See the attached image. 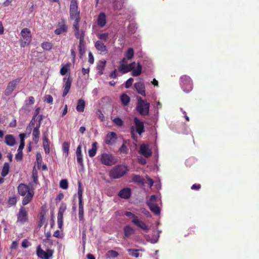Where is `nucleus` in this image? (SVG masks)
<instances>
[{
    "label": "nucleus",
    "mask_w": 259,
    "mask_h": 259,
    "mask_svg": "<svg viewBox=\"0 0 259 259\" xmlns=\"http://www.w3.org/2000/svg\"><path fill=\"white\" fill-rule=\"evenodd\" d=\"M72 82V79L70 77V75L68 77H65L63 78V85L64 90L62 94L63 97H65L69 93Z\"/></svg>",
    "instance_id": "9b49d317"
},
{
    "label": "nucleus",
    "mask_w": 259,
    "mask_h": 259,
    "mask_svg": "<svg viewBox=\"0 0 259 259\" xmlns=\"http://www.w3.org/2000/svg\"><path fill=\"white\" fill-rule=\"evenodd\" d=\"M106 24V16L104 12L99 14L97 19V25L101 28H103Z\"/></svg>",
    "instance_id": "aec40b11"
},
{
    "label": "nucleus",
    "mask_w": 259,
    "mask_h": 259,
    "mask_svg": "<svg viewBox=\"0 0 259 259\" xmlns=\"http://www.w3.org/2000/svg\"><path fill=\"white\" fill-rule=\"evenodd\" d=\"M117 139V136L114 132H110L106 136L105 142L107 145L114 144Z\"/></svg>",
    "instance_id": "a211bd4d"
},
{
    "label": "nucleus",
    "mask_w": 259,
    "mask_h": 259,
    "mask_svg": "<svg viewBox=\"0 0 259 259\" xmlns=\"http://www.w3.org/2000/svg\"><path fill=\"white\" fill-rule=\"evenodd\" d=\"M95 47L101 55H104L107 53L108 50L105 44L101 40H97L95 43Z\"/></svg>",
    "instance_id": "dca6fc26"
},
{
    "label": "nucleus",
    "mask_w": 259,
    "mask_h": 259,
    "mask_svg": "<svg viewBox=\"0 0 259 259\" xmlns=\"http://www.w3.org/2000/svg\"><path fill=\"white\" fill-rule=\"evenodd\" d=\"M5 142L7 145L10 146H13L16 143L15 139L12 135H6L5 136Z\"/></svg>",
    "instance_id": "a878e982"
},
{
    "label": "nucleus",
    "mask_w": 259,
    "mask_h": 259,
    "mask_svg": "<svg viewBox=\"0 0 259 259\" xmlns=\"http://www.w3.org/2000/svg\"><path fill=\"white\" fill-rule=\"evenodd\" d=\"M40 126V121L36 123V126L34 128L32 132V136H33V140L35 143H37L38 141V139L39 138V128Z\"/></svg>",
    "instance_id": "412c9836"
},
{
    "label": "nucleus",
    "mask_w": 259,
    "mask_h": 259,
    "mask_svg": "<svg viewBox=\"0 0 259 259\" xmlns=\"http://www.w3.org/2000/svg\"><path fill=\"white\" fill-rule=\"evenodd\" d=\"M36 162L37 164L38 168H40L42 162L41 156L40 153H37L36 154Z\"/></svg>",
    "instance_id": "603ef678"
},
{
    "label": "nucleus",
    "mask_w": 259,
    "mask_h": 259,
    "mask_svg": "<svg viewBox=\"0 0 259 259\" xmlns=\"http://www.w3.org/2000/svg\"><path fill=\"white\" fill-rule=\"evenodd\" d=\"M119 150L121 153L126 154L128 151V149L125 145L123 143L119 148Z\"/></svg>",
    "instance_id": "bf43d9fd"
},
{
    "label": "nucleus",
    "mask_w": 259,
    "mask_h": 259,
    "mask_svg": "<svg viewBox=\"0 0 259 259\" xmlns=\"http://www.w3.org/2000/svg\"><path fill=\"white\" fill-rule=\"evenodd\" d=\"M139 251L138 249H128L127 251L129 252V254L132 256H134L135 257H138L139 256V253L138 252Z\"/></svg>",
    "instance_id": "c03bdc74"
},
{
    "label": "nucleus",
    "mask_w": 259,
    "mask_h": 259,
    "mask_svg": "<svg viewBox=\"0 0 259 259\" xmlns=\"http://www.w3.org/2000/svg\"><path fill=\"white\" fill-rule=\"evenodd\" d=\"M53 254V251L51 249H48L45 251L40 248L39 246L37 248V255L42 259H49L52 257Z\"/></svg>",
    "instance_id": "ddd939ff"
},
{
    "label": "nucleus",
    "mask_w": 259,
    "mask_h": 259,
    "mask_svg": "<svg viewBox=\"0 0 259 259\" xmlns=\"http://www.w3.org/2000/svg\"><path fill=\"white\" fill-rule=\"evenodd\" d=\"M45 101H46L49 104H52L53 101V98L50 95H46L45 97Z\"/></svg>",
    "instance_id": "864d4df0"
},
{
    "label": "nucleus",
    "mask_w": 259,
    "mask_h": 259,
    "mask_svg": "<svg viewBox=\"0 0 259 259\" xmlns=\"http://www.w3.org/2000/svg\"><path fill=\"white\" fill-rule=\"evenodd\" d=\"M123 232H124V237L128 238L132 234H134L135 230L130 226L127 225L124 227Z\"/></svg>",
    "instance_id": "b1692460"
},
{
    "label": "nucleus",
    "mask_w": 259,
    "mask_h": 259,
    "mask_svg": "<svg viewBox=\"0 0 259 259\" xmlns=\"http://www.w3.org/2000/svg\"><path fill=\"white\" fill-rule=\"evenodd\" d=\"M20 79V78H18L9 82L5 92L6 96H9L12 93Z\"/></svg>",
    "instance_id": "f8f14e48"
},
{
    "label": "nucleus",
    "mask_w": 259,
    "mask_h": 259,
    "mask_svg": "<svg viewBox=\"0 0 259 259\" xmlns=\"http://www.w3.org/2000/svg\"><path fill=\"white\" fill-rule=\"evenodd\" d=\"M74 35L75 37L79 39V40H83L85 36V31L82 29L80 30L78 29V31L76 30L74 31Z\"/></svg>",
    "instance_id": "e433bc0d"
},
{
    "label": "nucleus",
    "mask_w": 259,
    "mask_h": 259,
    "mask_svg": "<svg viewBox=\"0 0 259 259\" xmlns=\"http://www.w3.org/2000/svg\"><path fill=\"white\" fill-rule=\"evenodd\" d=\"M17 189L18 194L23 197L22 201V204L23 206H25L31 202L34 192V190L31 189L29 186L21 183L18 185Z\"/></svg>",
    "instance_id": "f257e3e1"
},
{
    "label": "nucleus",
    "mask_w": 259,
    "mask_h": 259,
    "mask_svg": "<svg viewBox=\"0 0 259 259\" xmlns=\"http://www.w3.org/2000/svg\"><path fill=\"white\" fill-rule=\"evenodd\" d=\"M148 206H149L150 210L152 212H153L155 214L159 215L160 214V209L156 203Z\"/></svg>",
    "instance_id": "72a5a7b5"
},
{
    "label": "nucleus",
    "mask_w": 259,
    "mask_h": 259,
    "mask_svg": "<svg viewBox=\"0 0 259 259\" xmlns=\"http://www.w3.org/2000/svg\"><path fill=\"white\" fill-rule=\"evenodd\" d=\"M60 187L63 189H67L68 187V181L66 179L62 180L60 182Z\"/></svg>",
    "instance_id": "de8ad7c7"
},
{
    "label": "nucleus",
    "mask_w": 259,
    "mask_h": 259,
    "mask_svg": "<svg viewBox=\"0 0 259 259\" xmlns=\"http://www.w3.org/2000/svg\"><path fill=\"white\" fill-rule=\"evenodd\" d=\"M97 37L101 40L106 41L109 38V34L108 33H99L97 34Z\"/></svg>",
    "instance_id": "49530a36"
},
{
    "label": "nucleus",
    "mask_w": 259,
    "mask_h": 259,
    "mask_svg": "<svg viewBox=\"0 0 259 259\" xmlns=\"http://www.w3.org/2000/svg\"><path fill=\"white\" fill-rule=\"evenodd\" d=\"M28 240L26 239H24L22 242V246L24 248H27L28 247Z\"/></svg>",
    "instance_id": "0e129e2a"
},
{
    "label": "nucleus",
    "mask_w": 259,
    "mask_h": 259,
    "mask_svg": "<svg viewBox=\"0 0 259 259\" xmlns=\"http://www.w3.org/2000/svg\"><path fill=\"white\" fill-rule=\"evenodd\" d=\"M113 7L114 10H120L123 7V0H113Z\"/></svg>",
    "instance_id": "c756f323"
},
{
    "label": "nucleus",
    "mask_w": 259,
    "mask_h": 259,
    "mask_svg": "<svg viewBox=\"0 0 259 259\" xmlns=\"http://www.w3.org/2000/svg\"><path fill=\"white\" fill-rule=\"evenodd\" d=\"M97 151V142H95L92 145V148L88 151L89 156L92 158L94 157Z\"/></svg>",
    "instance_id": "bb28decb"
},
{
    "label": "nucleus",
    "mask_w": 259,
    "mask_h": 259,
    "mask_svg": "<svg viewBox=\"0 0 259 259\" xmlns=\"http://www.w3.org/2000/svg\"><path fill=\"white\" fill-rule=\"evenodd\" d=\"M113 122L118 126H121L123 125V122L121 119L118 117L115 118L113 120Z\"/></svg>",
    "instance_id": "8fccbe9b"
},
{
    "label": "nucleus",
    "mask_w": 259,
    "mask_h": 259,
    "mask_svg": "<svg viewBox=\"0 0 259 259\" xmlns=\"http://www.w3.org/2000/svg\"><path fill=\"white\" fill-rule=\"evenodd\" d=\"M17 202V197L15 195H14L12 197H9L8 201V203L9 205L13 206V205H15L16 204Z\"/></svg>",
    "instance_id": "a18cd8bd"
},
{
    "label": "nucleus",
    "mask_w": 259,
    "mask_h": 259,
    "mask_svg": "<svg viewBox=\"0 0 259 259\" xmlns=\"http://www.w3.org/2000/svg\"><path fill=\"white\" fill-rule=\"evenodd\" d=\"M136 65L135 62H133L128 65L120 64L118 67V70L123 74L132 71V75L133 76H138L141 74L142 67L140 64L138 63L137 68H135Z\"/></svg>",
    "instance_id": "f03ea898"
},
{
    "label": "nucleus",
    "mask_w": 259,
    "mask_h": 259,
    "mask_svg": "<svg viewBox=\"0 0 259 259\" xmlns=\"http://www.w3.org/2000/svg\"><path fill=\"white\" fill-rule=\"evenodd\" d=\"M21 35L23 40H21L20 42V46L21 47H25L28 46L31 41V31L27 28H23L21 31Z\"/></svg>",
    "instance_id": "39448f33"
},
{
    "label": "nucleus",
    "mask_w": 259,
    "mask_h": 259,
    "mask_svg": "<svg viewBox=\"0 0 259 259\" xmlns=\"http://www.w3.org/2000/svg\"><path fill=\"white\" fill-rule=\"evenodd\" d=\"M70 147V143L68 142H64L62 144V149L63 152L66 154V156H67L69 153Z\"/></svg>",
    "instance_id": "79ce46f5"
},
{
    "label": "nucleus",
    "mask_w": 259,
    "mask_h": 259,
    "mask_svg": "<svg viewBox=\"0 0 259 259\" xmlns=\"http://www.w3.org/2000/svg\"><path fill=\"white\" fill-rule=\"evenodd\" d=\"M77 163L81 166H83V159L82 154L76 155Z\"/></svg>",
    "instance_id": "6e6d98bb"
},
{
    "label": "nucleus",
    "mask_w": 259,
    "mask_h": 259,
    "mask_svg": "<svg viewBox=\"0 0 259 259\" xmlns=\"http://www.w3.org/2000/svg\"><path fill=\"white\" fill-rule=\"evenodd\" d=\"M140 152V153L145 157H149L152 155L151 150L147 144H143L141 145Z\"/></svg>",
    "instance_id": "f3484780"
},
{
    "label": "nucleus",
    "mask_w": 259,
    "mask_h": 259,
    "mask_svg": "<svg viewBox=\"0 0 259 259\" xmlns=\"http://www.w3.org/2000/svg\"><path fill=\"white\" fill-rule=\"evenodd\" d=\"M200 188H201V185L199 184H194L191 187V189L196 190H199L200 189Z\"/></svg>",
    "instance_id": "680f3d73"
},
{
    "label": "nucleus",
    "mask_w": 259,
    "mask_h": 259,
    "mask_svg": "<svg viewBox=\"0 0 259 259\" xmlns=\"http://www.w3.org/2000/svg\"><path fill=\"white\" fill-rule=\"evenodd\" d=\"M25 145L24 144H20L19 148L17 150V153L16 154L15 158L17 161H21L23 157V149Z\"/></svg>",
    "instance_id": "393cba45"
},
{
    "label": "nucleus",
    "mask_w": 259,
    "mask_h": 259,
    "mask_svg": "<svg viewBox=\"0 0 259 259\" xmlns=\"http://www.w3.org/2000/svg\"><path fill=\"white\" fill-rule=\"evenodd\" d=\"M43 146L46 154H49L50 153V146L49 139L47 136L44 135L43 137Z\"/></svg>",
    "instance_id": "cd10ccee"
},
{
    "label": "nucleus",
    "mask_w": 259,
    "mask_h": 259,
    "mask_svg": "<svg viewBox=\"0 0 259 259\" xmlns=\"http://www.w3.org/2000/svg\"><path fill=\"white\" fill-rule=\"evenodd\" d=\"M120 100L124 106H126L130 102V97L125 94H123L120 96Z\"/></svg>",
    "instance_id": "c9c22d12"
},
{
    "label": "nucleus",
    "mask_w": 259,
    "mask_h": 259,
    "mask_svg": "<svg viewBox=\"0 0 259 259\" xmlns=\"http://www.w3.org/2000/svg\"><path fill=\"white\" fill-rule=\"evenodd\" d=\"M157 202V197L155 195L151 196L149 201L147 202V205L156 204Z\"/></svg>",
    "instance_id": "09e8293b"
},
{
    "label": "nucleus",
    "mask_w": 259,
    "mask_h": 259,
    "mask_svg": "<svg viewBox=\"0 0 259 259\" xmlns=\"http://www.w3.org/2000/svg\"><path fill=\"white\" fill-rule=\"evenodd\" d=\"M70 66V63H68L66 64L63 65V66L62 67V68H61V69L60 70V74L62 75H65L67 73V72L68 71V70H69Z\"/></svg>",
    "instance_id": "ea45409f"
},
{
    "label": "nucleus",
    "mask_w": 259,
    "mask_h": 259,
    "mask_svg": "<svg viewBox=\"0 0 259 259\" xmlns=\"http://www.w3.org/2000/svg\"><path fill=\"white\" fill-rule=\"evenodd\" d=\"M25 137V134L24 133L20 134L19 135V137L20 139V144L23 143V144H24V145H25V142H24Z\"/></svg>",
    "instance_id": "e2e57ef3"
},
{
    "label": "nucleus",
    "mask_w": 259,
    "mask_h": 259,
    "mask_svg": "<svg viewBox=\"0 0 259 259\" xmlns=\"http://www.w3.org/2000/svg\"><path fill=\"white\" fill-rule=\"evenodd\" d=\"M132 222L134 225L140 228L145 232H148V231L149 230V228L147 227V226L145 224V223L143 221H140L138 218L137 219H136L135 220H132Z\"/></svg>",
    "instance_id": "4be33fe9"
},
{
    "label": "nucleus",
    "mask_w": 259,
    "mask_h": 259,
    "mask_svg": "<svg viewBox=\"0 0 259 259\" xmlns=\"http://www.w3.org/2000/svg\"><path fill=\"white\" fill-rule=\"evenodd\" d=\"M133 81H134V79L133 78H130L125 82V88L126 89H128L130 87H131L132 85Z\"/></svg>",
    "instance_id": "5fc2aeb1"
},
{
    "label": "nucleus",
    "mask_w": 259,
    "mask_h": 259,
    "mask_svg": "<svg viewBox=\"0 0 259 259\" xmlns=\"http://www.w3.org/2000/svg\"><path fill=\"white\" fill-rule=\"evenodd\" d=\"M74 20V22L73 24V28L74 29V31H78L79 28V22L80 21V19H73Z\"/></svg>",
    "instance_id": "3c124183"
},
{
    "label": "nucleus",
    "mask_w": 259,
    "mask_h": 259,
    "mask_svg": "<svg viewBox=\"0 0 259 259\" xmlns=\"http://www.w3.org/2000/svg\"><path fill=\"white\" fill-rule=\"evenodd\" d=\"M106 63V61L105 60L100 61L97 65V68L99 71L100 74H103V71L105 69Z\"/></svg>",
    "instance_id": "58836bf2"
},
{
    "label": "nucleus",
    "mask_w": 259,
    "mask_h": 259,
    "mask_svg": "<svg viewBox=\"0 0 259 259\" xmlns=\"http://www.w3.org/2000/svg\"><path fill=\"white\" fill-rule=\"evenodd\" d=\"M108 254L110 256L113 258L116 257L118 255V253L117 251L113 250H110L108 251Z\"/></svg>",
    "instance_id": "4d7b16f0"
},
{
    "label": "nucleus",
    "mask_w": 259,
    "mask_h": 259,
    "mask_svg": "<svg viewBox=\"0 0 259 259\" xmlns=\"http://www.w3.org/2000/svg\"><path fill=\"white\" fill-rule=\"evenodd\" d=\"M28 211L26 208L23 205L21 206L19 209V212L17 214V222L19 223L21 225L24 224L28 221Z\"/></svg>",
    "instance_id": "6e6552de"
},
{
    "label": "nucleus",
    "mask_w": 259,
    "mask_h": 259,
    "mask_svg": "<svg viewBox=\"0 0 259 259\" xmlns=\"http://www.w3.org/2000/svg\"><path fill=\"white\" fill-rule=\"evenodd\" d=\"M181 85L184 91L189 92L192 89V83L190 77L186 75L181 77Z\"/></svg>",
    "instance_id": "1a4fd4ad"
},
{
    "label": "nucleus",
    "mask_w": 259,
    "mask_h": 259,
    "mask_svg": "<svg viewBox=\"0 0 259 259\" xmlns=\"http://www.w3.org/2000/svg\"><path fill=\"white\" fill-rule=\"evenodd\" d=\"M10 166L8 162L4 163L1 175L3 177H6L9 172Z\"/></svg>",
    "instance_id": "4c0bfd02"
},
{
    "label": "nucleus",
    "mask_w": 259,
    "mask_h": 259,
    "mask_svg": "<svg viewBox=\"0 0 259 259\" xmlns=\"http://www.w3.org/2000/svg\"><path fill=\"white\" fill-rule=\"evenodd\" d=\"M82 193H83V188L81 186V183L80 181H78V192H77V195H78V203H83Z\"/></svg>",
    "instance_id": "7c9ffc66"
},
{
    "label": "nucleus",
    "mask_w": 259,
    "mask_h": 259,
    "mask_svg": "<svg viewBox=\"0 0 259 259\" xmlns=\"http://www.w3.org/2000/svg\"><path fill=\"white\" fill-rule=\"evenodd\" d=\"M101 162L103 164L111 166L117 163V159L111 154L103 153L101 155Z\"/></svg>",
    "instance_id": "0eeeda50"
},
{
    "label": "nucleus",
    "mask_w": 259,
    "mask_h": 259,
    "mask_svg": "<svg viewBox=\"0 0 259 259\" xmlns=\"http://www.w3.org/2000/svg\"><path fill=\"white\" fill-rule=\"evenodd\" d=\"M18 242L16 241H14L12 242V244L11 245L10 248L11 249H15L17 247Z\"/></svg>",
    "instance_id": "69168bd1"
},
{
    "label": "nucleus",
    "mask_w": 259,
    "mask_h": 259,
    "mask_svg": "<svg viewBox=\"0 0 259 259\" xmlns=\"http://www.w3.org/2000/svg\"><path fill=\"white\" fill-rule=\"evenodd\" d=\"M110 77L111 78H116L117 76V72H116V70L115 69L109 75Z\"/></svg>",
    "instance_id": "338daca9"
},
{
    "label": "nucleus",
    "mask_w": 259,
    "mask_h": 259,
    "mask_svg": "<svg viewBox=\"0 0 259 259\" xmlns=\"http://www.w3.org/2000/svg\"><path fill=\"white\" fill-rule=\"evenodd\" d=\"M128 170L126 166L122 164H117L110 170L109 177L111 179H118L124 176Z\"/></svg>",
    "instance_id": "7ed1b4c3"
},
{
    "label": "nucleus",
    "mask_w": 259,
    "mask_h": 259,
    "mask_svg": "<svg viewBox=\"0 0 259 259\" xmlns=\"http://www.w3.org/2000/svg\"><path fill=\"white\" fill-rule=\"evenodd\" d=\"M41 47L46 51H50L52 49L53 45L50 42L46 41L41 44Z\"/></svg>",
    "instance_id": "37998d69"
},
{
    "label": "nucleus",
    "mask_w": 259,
    "mask_h": 259,
    "mask_svg": "<svg viewBox=\"0 0 259 259\" xmlns=\"http://www.w3.org/2000/svg\"><path fill=\"white\" fill-rule=\"evenodd\" d=\"M85 42L84 40H79V54L81 56L84 54L85 52Z\"/></svg>",
    "instance_id": "f704fd0d"
},
{
    "label": "nucleus",
    "mask_w": 259,
    "mask_h": 259,
    "mask_svg": "<svg viewBox=\"0 0 259 259\" xmlns=\"http://www.w3.org/2000/svg\"><path fill=\"white\" fill-rule=\"evenodd\" d=\"M125 56L127 60H131L134 56V49L132 48L128 49L125 53Z\"/></svg>",
    "instance_id": "a19ab883"
},
{
    "label": "nucleus",
    "mask_w": 259,
    "mask_h": 259,
    "mask_svg": "<svg viewBox=\"0 0 259 259\" xmlns=\"http://www.w3.org/2000/svg\"><path fill=\"white\" fill-rule=\"evenodd\" d=\"M132 181L140 184H144L145 183L144 179L140 175H134L132 177Z\"/></svg>",
    "instance_id": "473e14b6"
},
{
    "label": "nucleus",
    "mask_w": 259,
    "mask_h": 259,
    "mask_svg": "<svg viewBox=\"0 0 259 259\" xmlns=\"http://www.w3.org/2000/svg\"><path fill=\"white\" fill-rule=\"evenodd\" d=\"M118 195L122 198L128 199L131 195V189L129 188H123L119 192Z\"/></svg>",
    "instance_id": "5701e85b"
},
{
    "label": "nucleus",
    "mask_w": 259,
    "mask_h": 259,
    "mask_svg": "<svg viewBox=\"0 0 259 259\" xmlns=\"http://www.w3.org/2000/svg\"><path fill=\"white\" fill-rule=\"evenodd\" d=\"M69 13L71 19H80V12L78 10V4L76 0L71 1Z\"/></svg>",
    "instance_id": "423d86ee"
},
{
    "label": "nucleus",
    "mask_w": 259,
    "mask_h": 259,
    "mask_svg": "<svg viewBox=\"0 0 259 259\" xmlns=\"http://www.w3.org/2000/svg\"><path fill=\"white\" fill-rule=\"evenodd\" d=\"M66 205L64 203H61L59 208L57 215V223L60 229L62 228L63 225V214L66 209Z\"/></svg>",
    "instance_id": "9d476101"
},
{
    "label": "nucleus",
    "mask_w": 259,
    "mask_h": 259,
    "mask_svg": "<svg viewBox=\"0 0 259 259\" xmlns=\"http://www.w3.org/2000/svg\"><path fill=\"white\" fill-rule=\"evenodd\" d=\"M34 98L32 96H30L29 98H28V105H32L34 103Z\"/></svg>",
    "instance_id": "774afa93"
},
{
    "label": "nucleus",
    "mask_w": 259,
    "mask_h": 259,
    "mask_svg": "<svg viewBox=\"0 0 259 259\" xmlns=\"http://www.w3.org/2000/svg\"><path fill=\"white\" fill-rule=\"evenodd\" d=\"M134 87L136 89L137 92L141 95L142 96H145V86L143 82H138L135 83Z\"/></svg>",
    "instance_id": "6ab92c4d"
},
{
    "label": "nucleus",
    "mask_w": 259,
    "mask_h": 259,
    "mask_svg": "<svg viewBox=\"0 0 259 259\" xmlns=\"http://www.w3.org/2000/svg\"><path fill=\"white\" fill-rule=\"evenodd\" d=\"M150 103L142 99L141 97L138 98L136 109L139 113L143 116L148 115L149 113Z\"/></svg>",
    "instance_id": "20e7f679"
},
{
    "label": "nucleus",
    "mask_w": 259,
    "mask_h": 259,
    "mask_svg": "<svg viewBox=\"0 0 259 259\" xmlns=\"http://www.w3.org/2000/svg\"><path fill=\"white\" fill-rule=\"evenodd\" d=\"M124 215L130 218H132L133 220H135L136 219L138 218L137 216H136V215H135L134 213L130 211H125L124 212Z\"/></svg>",
    "instance_id": "13d9d810"
},
{
    "label": "nucleus",
    "mask_w": 259,
    "mask_h": 259,
    "mask_svg": "<svg viewBox=\"0 0 259 259\" xmlns=\"http://www.w3.org/2000/svg\"><path fill=\"white\" fill-rule=\"evenodd\" d=\"M134 123L135 124L136 132L139 135H141L145 132L144 122L140 121L137 117L134 119Z\"/></svg>",
    "instance_id": "2eb2a0df"
},
{
    "label": "nucleus",
    "mask_w": 259,
    "mask_h": 259,
    "mask_svg": "<svg viewBox=\"0 0 259 259\" xmlns=\"http://www.w3.org/2000/svg\"><path fill=\"white\" fill-rule=\"evenodd\" d=\"M85 107V102L83 99H79L77 101L76 110L79 112H83Z\"/></svg>",
    "instance_id": "c85d7f7f"
},
{
    "label": "nucleus",
    "mask_w": 259,
    "mask_h": 259,
    "mask_svg": "<svg viewBox=\"0 0 259 259\" xmlns=\"http://www.w3.org/2000/svg\"><path fill=\"white\" fill-rule=\"evenodd\" d=\"M78 218L80 221L84 220V210L83 203H78Z\"/></svg>",
    "instance_id": "2f4dec72"
},
{
    "label": "nucleus",
    "mask_w": 259,
    "mask_h": 259,
    "mask_svg": "<svg viewBox=\"0 0 259 259\" xmlns=\"http://www.w3.org/2000/svg\"><path fill=\"white\" fill-rule=\"evenodd\" d=\"M94 56L91 52H90L89 53V62L92 64L94 63Z\"/></svg>",
    "instance_id": "052dcab7"
},
{
    "label": "nucleus",
    "mask_w": 259,
    "mask_h": 259,
    "mask_svg": "<svg viewBox=\"0 0 259 259\" xmlns=\"http://www.w3.org/2000/svg\"><path fill=\"white\" fill-rule=\"evenodd\" d=\"M68 26L64 19H62L58 24L57 28L55 30V33L60 35L67 31Z\"/></svg>",
    "instance_id": "4468645a"
}]
</instances>
